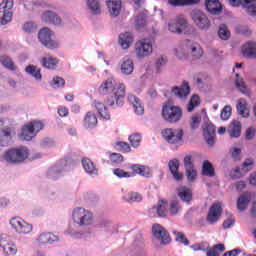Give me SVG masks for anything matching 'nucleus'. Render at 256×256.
<instances>
[{"label":"nucleus","instance_id":"f257e3e1","mask_svg":"<svg viewBox=\"0 0 256 256\" xmlns=\"http://www.w3.org/2000/svg\"><path fill=\"white\" fill-rule=\"evenodd\" d=\"M115 80L112 78H108L103 81L102 84L98 88V92L100 95H109L106 99L107 105L113 107V105H123V101H125V95H127L125 84L121 83L119 86H116Z\"/></svg>","mask_w":256,"mask_h":256},{"label":"nucleus","instance_id":"f03ea898","mask_svg":"<svg viewBox=\"0 0 256 256\" xmlns=\"http://www.w3.org/2000/svg\"><path fill=\"white\" fill-rule=\"evenodd\" d=\"M72 220L79 227H88V225H93V212L85 208H75L72 212Z\"/></svg>","mask_w":256,"mask_h":256},{"label":"nucleus","instance_id":"7ed1b4c3","mask_svg":"<svg viewBox=\"0 0 256 256\" xmlns=\"http://www.w3.org/2000/svg\"><path fill=\"white\" fill-rule=\"evenodd\" d=\"M183 118V110L179 106L164 105L162 107V119L166 123H179Z\"/></svg>","mask_w":256,"mask_h":256},{"label":"nucleus","instance_id":"20e7f679","mask_svg":"<svg viewBox=\"0 0 256 256\" xmlns=\"http://www.w3.org/2000/svg\"><path fill=\"white\" fill-rule=\"evenodd\" d=\"M29 159V149L27 146L10 148L4 153L5 161H26Z\"/></svg>","mask_w":256,"mask_h":256},{"label":"nucleus","instance_id":"39448f33","mask_svg":"<svg viewBox=\"0 0 256 256\" xmlns=\"http://www.w3.org/2000/svg\"><path fill=\"white\" fill-rule=\"evenodd\" d=\"M43 129V124L39 121L30 122L22 127V131L19 134V138L22 141H31L39 131Z\"/></svg>","mask_w":256,"mask_h":256},{"label":"nucleus","instance_id":"423d86ee","mask_svg":"<svg viewBox=\"0 0 256 256\" xmlns=\"http://www.w3.org/2000/svg\"><path fill=\"white\" fill-rule=\"evenodd\" d=\"M55 33L51 31L48 27L42 28L38 33V39L44 47H47V49H57L59 47V42H57L55 39Z\"/></svg>","mask_w":256,"mask_h":256},{"label":"nucleus","instance_id":"0eeeda50","mask_svg":"<svg viewBox=\"0 0 256 256\" xmlns=\"http://www.w3.org/2000/svg\"><path fill=\"white\" fill-rule=\"evenodd\" d=\"M135 53L138 59H145L153 54V44L149 39H142L135 43Z\"/></svg>","mask_w":256,"mask_h":256},{"label":"nucleus","instance_id":"6e6552de","mask_svg":"<svg viewBox=\"0 0 256 256\" xmlns=\"http://www.w3.org/2000/svg\"><path fill=\"white\" fill-rule=\"evenodd\" d=\"M183 129L181 128H166L162 130V136L171 145H175L177 143H181L183 141Z\"/></svg>","mask_w":256,"mask_h":256},{"label":"nucleus","instance_id":"1a4fd4ad","mask_svg":"<svg viewBox=\"0 0 256 256\" xmlns=\"http://www.w3.org/2000/svg\"><path fill=\"white\" fill-rule=\"evenodd\" d=\"M10 225L19 233V235H29L33 231V225L19 217H14L10 220Z\"/></svg>","mask_w":256,"mask_h":256},{"label":"nucleus","instance_id":"9d476101","mask_svg":"<svg viewBox=\"0 0 256 256\" xmlns=\"http://www.w3.org/2000/svg\"><path fill=\"white\" fill-rule=\"evenodd\" d=\"M192 20L194 21L196 27L202 31H208V29L211 27V20H209L207 14L201 12L200 10L194 11Z\"/></svg>","mask_w":256,"mask_h":256},{"label":"nucleus","instance_id":"9b49d317","mask_svg":"<svg viewBox=\"0 0 256 256\" xmlns=\"http://www.w3.org/2000/svg\"><path fill=\"white\" fill-rule=\"evenodd\" d=\"M168 29L171 33H177L181 35L185 29H187V20L183 15L171 19L168 23Z\"/></svg>","mask_w":256,"mask_h":256},{"label":"nucleus","instance_id":"f8f14e48","mask_svg":"<svg viewBox=\"0 0 256 256\" xmlns=\"http://www.w3.org/2000/svg\"><path fill=\"white\" fill-rule=\"evenodd\" d=\"M13 0H3L1 2V7L3 8L2 16H0V24L7 25V23H11L13 21Z\"/></svg>","mask_w":256,"mask_h":256},{"label":"nucleus","instance_id":"ddd939ff","mask_svg":"<svg viewBox=\"0 0 256 256\" xmlns=\"http://www.w3.org/2000/svg\"><path fill=\"white\" fill-rule=\"evenodd\" d=\"M153 236L160 241L161 245H169L171 243V236L169 232L160 224H155L152 227Z\"/></svg>","mask_w":256,"mask_h":256},{"label":"nucleus","instance_id":"4468645a","mask_svg":"<svg viewBox=\"0 0 256 256\" xmlns=\"http://www.w3.org/2000/svg\"><path fill=\"white\" fill-rule=\"evenodd\" d=\"M221 215H223V207L221 206V202H216L209 208L206 221L207 223L213 225L214 223H217L219 219H221Z\"/></svg>","mask_w":256,"mask_h":256},{"label":"nucleus","instance_id":"2eb2a0df","mask_svg":"<svg viewBox=\"0 0 256 256\" xmlns=\"http://www.w3.org/2000/svg\"><path fill=\"white\" fill-rule=\"evenodd\" d=\"M0 247L7 256L17 255V246L15 243H13V241H11V237H9L7 234H3L1 236Z\"/></svg>","mask_w":256,"mask_h":256},{"label":"nucleus","instance_id":"dca6fc26","mask_svg":"<svg viewBox=\"0 0 256 256\" xmlns=\"http://www.w3.org/2000/svg\"><path fill=\"white\" fill-rule=\"evenodd\" d=\"M172 93L178 99L185 100L191 94V86H189V82L183 81L181 86H175L172 88Z\"/></svg>","mask_w":256,"mask_h":256},{"label":"nucleus","instance_id":"f3484780","mask_svg":"<svg viewBox=\"0 0 256 256\" xmlns=\"http://www.w3.org/2000/svg\"><path fill=\"white\" fill-rule=\"evenodd\" d=\"M232 7L243 5L250 15H256V0H229Z\"/></svg>","mask_w":256,"mask_h":256},{"label":"nucleus","instance_id":"a211bd4d","mask_svg":"<svg viewBox=\"0 0 256 256\" xmlns=\"http://www.w3.org/2000/svg\"><path fill=\"white\" fill-rule=\"evenodd\" d=\"M185 48L188 49V54L190 53L194 59H201L203 57V48H201L199 43L186 40Z\"/></svg>","mask_w":256,"mask_h":256},{"label":"nucleus","instance_id":"6ab92c4d","mask_svg":"<svg viewBox=\"0 0 256 256\" xmlns=\"http://www.w3.org/2000/svg\"><path fill=\"white\" fill-rule=\"evenodd\" d=\"M204 5L210 15H221L223 13V5L219 0H205Z\"/></svg>","mask_w":256,"mask_h":256},{"label":"nucleus","instance_id":"aec40b11","mask_svg":"<svg viewBox=\"0 0 256 256\" xmlns=\"http://www.w3.org/2000/svg\"><path fill=\"white\" fill-rule=\"evenodd\" d=\"M203 135L206 143H208L210 147H213V145H215V125L206 124L203 127Z\"/></svg>","mask_w":256,"mask_h":256},{"label":"nucleus","instance_id":"412c9836","mask_svg":"<svg viewBox=\"0 0 256 256\" xmlns=\"http://www.w3.org/2000/svg\"><path fill=\"white\" fill-rule=\"evenodd\" d=\"M133 175H140V177L149 178L152 175L151 168L149 166L141 165V164H133L130 167Z\"/></svg>","mask_w":256,"mask_h":256},{"label":"nucleus","instance_id":"4be33fe9","mask_svg":"<svg viewBox=\"0 0 256 256\" xmlns=\"http://www.w3.org/2000/svg\"><path fill=\"white\" fill-rule=\"evenodd\" d=\"M242 55L246 59H256V43L247 42L242 46Z\"/></svg>","mask_w":256,"mask_h":256},{"label":"nucleus","instance_id":"5701e85b","mask_svg":"<svg viewBox=\"0 0 256 256\" xmlns=\"http://www.w3.org/2000/svg\"><path fill=\"white\" fill-rule=\"evenodd\" d=\"M42 21L44 23H51L52 25H61L62 23L61 17L53 11H45L42 14Z\"/></svg>","mask_w":256,"mask_h":256},{"label":"nucleus","instance_id":"b1692460","mask_svg":"<svg viewBox=\"0 0 256 256\" xmlns=\"http://www.w3.org/2000/svg\"><path fill=\"white\" fill-rule=\"evenodd\" d=\"M128 102L134 108L136 115H143V113H145V108L143 107V105L141 104V100H139L137 96L133 94H128Z\"/></svg>","mask_w":256,"mask_h":256},{"label":"nucleus","instance_id":"393cba45","mask_svg":"<svg viewBox=\"0 0 256 256\" xmlns=\"http://www.w3.org/2000/svg\"><path fill=\"white\" fill-rule=\"evenodd\" d=\"M184 167H185L187 180L189 181V183H193V181H195L198 176L197 169H195V166L191 161H186L184 163Z\"/></svg>","mask_w":256,"mask_h":256},{"label":"nucleus","instance_id":"a878e982","mask_svg":"<svg viewBox=\"0 0 256 256\" xmlns=\"http://www.w3.org/2000/svg\"><path fill=\"white\" fill-rule=\"evenodd\" d=\"M168 167L175 181H183V173L179 172V161H170Z\"/></svg>","mask_w":256,"mask_h":256},{"label":"nucleus","instance_id":"bb28decb","mask_svg":"<svg viewBox=\"0 0 256 256\" xmlns=\"http://www.w3.org/2000/svg\"><path fill=\"white\" fill-rule=\"evenodd\" d=\"M37 241L38 243H40V245H47V244L55 243V241H59V238L55 234L51 232H47V233L40 234Z\"/></svg>","mask_w":256,"mask_h":256},{"label":"nucleus","instance_id":"cd10ccee","mask_svg":"<svg viewBox=\"0 0 256 256\" xmlns=\"http://www.w3.org/2000/svg\"><path fill=\"white\" fill-rule=\"evenodd\" d=\"M227 132L230 135V137H241V122L233 120L229 124Z\"/></svg>","mask_w":256,"mask_h":256},{"label":"nucleus","instance_id":"c85d7f7f","mask_svg":"<svg viewBox=\"0 0 256 256\" xmlns=\"http://www.w3.org/2000/svg\"><path fill=\"white\" fill-rule=\"evenodd\" d=\"M107 7L110 15L117 17L121 13V0H108Z\"/></svg>","mask_w":256,"mask_h":256},{"label":"nucleus","instance_id":"c756f323","mask_svg":"<svg viewBox=\"0 0 256 256\" xmlns=\"http://www.w3.org/2000/svg\"><path fill=\"white\" fill-rule=\"evenodd\" d=\"M41 65L45 69H57V65H59V59L53 57V56H46L41 59Z\"/></svg>","mask_w":256,"mask_h":256},{"label":"nucleus","instance_id":"7c9ffc66","mask_svg":"<svg viewBox=\"0 0 256 256\" xmlns=\"http://www.w3.org/2000/svg\"><path fill=\"white\" fill-rule=\"evenodd\" d=\"M94 106L102 119H105L106 121H109V119H111V114L109 113V110L107 109V106H105V104L100 101H94Z\"/></svg>","mask_w":256,"mask_h":256},{"label":"nucleus","instance_id":"2f4dec72","mask_svg":"<svg viewBox=\"0 0 256 256\" xmlns=\"http://www.w3.org/2000/svg\"><path fill=\"white\" fill-rule=\"evenodd\" d=\"M177 191L178 197L181 201H184V203H191V199H193V192H191V189L187 187H180Z\"/></svg>","mask_w":256,"mask_h":256},{"label":"nucleus","instance_id":"473e14b6","mask_svg":"<svg viewBox=\"0 0 256 256\" xmlns=\"http://www.w3.org/2000/svg\"><path fill=\"white\" fill-rule=\"evenodd\" d=\"M133 43V35L129 32H125L119 35V44L123 49H129Z\"/></svg>","mask_w":256,"mask_h":256},{"label":"nucleus","instance_id":"72a5a7b5","mask_svg":"<svg viewBox=\"0 0 256 256\" xmlns=\"http://www.w3.org/2000/svg\"><path fill=\"white\" fill-rule=\"evenodd\" d=\"M0 63L5 69H8V71H17V65H15L13 59L7 55L0 56Z\"/></svg>","mask_w":256,"mask_h":256},{"label":"nucleus","instance_id":"f704fd0d","mask_svg":"<svg viewBox=\"0 0 256 256\" xmlns=\"http://www.w3.org/2000/svg\"><path fill=\"white\" fill-rule=\"evenodd\" d=\"M97 126V116L93 112H88L84 118V127L93 129Z\"/></svg>","mask_w":256,"mask_h":256},{"label":"nucleus","instance_id":"c9c22d12","mask_svg":"<svg viewBox=\"0 0 256 256\" xmlns=\"http://www.w3.org/2000/svg\"><path fill=\"white\" fill-rule=\"evenodd\" d=\"M201 175L203 177H215V167L209 161H205L202 165Z\"/></svg>","mask_w":256,"mask_h":256},{"label":"nucleus","instance_id":"e433bc0d","mask_svg":"<svg viewBox=\"0 0 256 256\" xmlns=\"http://www.w3.org/2000/svg\"><path fill=\"white\" fill-rule=\"evenodd\" d=\"M134 70L135 64L131 59H127L121 64L120 71L121 73H123V75H131V73H133Z\"/></svg>","mask_w":256,"mask_h":256},{"label":"nucleus","instance_id":"4c0bfd02","mask_svg":"<svg viewBox=\"0 0 256 256\" xmlns=\"http://www.w3.org/2000/svg\"><path fill=\"white\" fill-rule=\"evenodd\" d=\"M239 115L242 117H249V108L247 107V100L241 98L236 105Z\"/></svg>","mask_w":256,"mask_h":256},{"label":"nucleus","instance_id":"58836bf2","mask_svg":"<svg viewBox=\"0 0 256 256\" xmlns=\"http://www.w3.org/2000/svg\"><path fill=\"white\" fill-rule=\"evenodd\" d=\"M249 203H251V196L247 194H242L237 201V208L239 211H245L247 207L249 206Z\"/></svg>","mask_w":256,"mask_h":256},{"label":"nucleus","instance_id":"ea45409f","mask_svg":"<svg viewBox=\"0 0 256 256\" xmlns=\"http://www.w3.org/2000/svg\"><path fill=\"white\" fill-rule=\"evenodd\" d=\"M25 71L29 75H32V77H34V79H36V81H41V79L43 78V76L41 75V68H39L35 65H28L25 68Z\"/></svg>","mask_w":256,"mask_h":256},{"label":"nucleus","instance_id":"a19ab883","mask_svg":"<svg viewBox=\"0 0 256 256\" xmlns=\"http://www.w3.org/2000/svg\"><path fill=\"white\" fill-rule=\"evenodd\" d=\"M175 55L181 61H185L189 57L188 49L185 47V42L175 49Z\"/></svg>","mask_w":256,"mask_h":256},{"label":"nucleus","instance_id":"79ce46f5","mask_svg":"<svg viewBox=\"0 0 256 256\" xmlns=\"http://www.w3.org/2000/svg\"><path fill=\"white\" fill-rule=\"evenodd\" d=\"M225 251L224 244H216L212 248L208 249L206 252L207 256H220L219 253H223Z\"/></svg>","mask_w":256,"mask_h":256},{"label":"nucleus","instance_id":"37998d69","mask_svg":"<svg viewBox=\"0 0 256 256\" xmlns=\"http://www.w3.org/2000/svg\"><path fill=\"white\" fill-rule=\"evenodd\" d=\"M199 105H201V99L199 98V96H197V94L192 95L187 105L188 113L194 111L195 107H199Z\"/></svg>","mask_w":256,"mask_h":256},{"label":"nucleus","instance_id":"c03bdc74","mask_svg":"<svg viewBox=\"0 0 256 256\" xmlns=\"http://www.w3.org/2000/svg\"><path fill=\"white\" fill-rule=\"evenodd\" d=\"M87 7L93 15H99V13H101V6L97 0H88Z\"/></svg>","mask_w":256,"mask_h":256},{"label":"nucleus","instance_id":"a18cd8bd","mask_svg":"<svg viewBox=\"0 0 256 256\" xmlns=\"http://www.w3.org/2000/svg\"><path fill=\"white\" fill-rule=\"evenodd\" d=\"M156 211L158 217H167V200H159Z\"/></svg>","mask_w":256,"mask_h":256},{"label":"nucleus","instance_id":"49530a36","mask_svg":"<svg viewBox=\"0 0 256 256\" xmlns=\"http://www.w3.org/2000/svg\"><path fill=\"white\" fill-rule=\"evenodd\" d=\"M124 198L129 203H141L143 201V196L139 192H129Z\"/></svg>","mask_w":256,"mask_h":256},{"label":"nucleus","instance_id":"de8ad7c7","mask_svg":"<svg viewBox=\"0 0 256 256\" xmlns=\"http://www.w3.org/2000/svg\"><path fill=\"white\" fill-rule=\"evenodd\" d=\"M82 166L89 175H97V167L93 161H84L82 162Z\"/></svg>","mask_w":256,"mask_h":256},{"label":"nucleus","instance_id":"09e8293b","mask_svg":"<svg viewBox=\"0 0 256 256\" xmlns=\"http://www.w3.org/2000/svg\"><path fill=\"white\" fill-rule=\"evenodd\" d=\"M218 37L222 39V41H227L229 37H231V32L227 29L225 24H221L218 29Z\"/></svg>","mask_w":256,"mask_h":256},{"label":"nucleus","instance_id":"8fccbe9b","mask_svg":"<svg viewBox=\"0 0 256 256\" xmlns=\"http://www.w3.org/2000/svg\"><path fill=\"white\" fill-rule=\"evenodd\" d=\"M235 86L241 93H247V86L245 85L243 78H239V73L236 74Z\"/></svg>","mask_w":256,"mask_h":256},{"label":"nucleus","instance_id":"3c124183","mask_svg":"<svg viewBox=\"0 0 256 256\" xmlns=\"http://www.w3.org/2000/svg\"><path fill=\"white\" fill-rule=\"evenodd\" d=\"M233 111V108H231L230 105H226L220 114V117L222 119V121H228L229 117H231V113Z\"/></svg>","mask_w":256,"mask_h":256},{"label":"nucleus","instance_id":"603ef678","mask_svg":"<svg viewBox=\"0 0 256 256\" xmlns=\"http://www.w3.org/2000/svg\"><path fill=\"white\" fill-rule=\"evenodd\" d=\"M52 87H54V89H63V87H65V79L59 76L54 77L52 80Z\"/></svg>","mask_w":256,"mask_h":256},{"label":"nucleus","instance_id":"864d4df0","mask_svg":"<svg viewBox=\"0 0 256 256\" xmlns=\"http://www.w3.org/2000/svg\"><path fill=\"white\" fill-rule=\"evenodd\" d=\"M173 234L176 237V241L182 243L183 245H189V240L187 239V237H185V234H183V232H178L177 230H174Z\"/></svg>","mask_w":256,"mask_h":256},{"label":"nucleus","instance_id":"5fc2aeb1","mask_svg":"<svg viewBox=\"0 0 256 256\" xmlns=\"http://www.w3.org/2000/svg\"><path fill=\"white\" fill-rule=\"evenodd\" d=\"M147 23V18L145 17V14H138L136 16L135 25L137 29H141L144 25Z\"/></svg>","mask_w":256,"mask_h":256},{"label":"nucleus","instance_id":"6e6d98bb","mask_svg":"<svg viewBox=\"0 0 256 256\" xmlns=\"http://www.w3.org/2000/svg\"><path fill=\"white\" fill-rule=\"evenodd\" d=\"M245 173L243 172L241 167H237L230 171V177L231 179H241Z\"/></svg>","mask_w":256,"mask_h":256},{"label":"nucleus","instance_id":"4d7b16f0","mask_svg":"<svg viewBox=\"0 0 256 256\" xmlns=\"http://www.w3.org/2000/svg\"><path fill=\"white\" fill-rule=\"evenodd\" d=\"M170 213L171 215H177L179 211H181V205L179 204V201L174 200L170 203Z\"/></svg>","mask_w":256,"mask_h":256},{"label":"nucleus","instance_id":"13d9d810","mask_svg":"<svg viewBox=\"0 0 256 256\" xmlns=\"http://www.w3.org/2000/svg\"><path fill=\"white\" fill-rule=\"evenodd\" d=\"M129 141H130L132 147H139V145L141 143V135L133 134V135L129 136Z\"/></svg>","mask_w":256,"mask_h":256},{"label":"nucleus","instance_id":"bf43d9fd","mask_svg":"<svg viewBox=\"0 0 256 256\" xmlns=\"http://www.w3.org/2000/svg\"><path fill=\"white\" fill-rule=\"evenodd\" d=\"M36 30H37V26L33 22H26L23 25V31H25V33H33Z\"/></svg>","mask_w":256,"mask_h":256},{"label":"nucleus","instance_id":"052dcab7","mask_svg":"<svg viewBox=\"0 0 256 256\" xmlns=\"http://www.w3.org/2000/svg\"><path fill=\"white\" fill-rule=\"evenodd\" d=\"M199 125H201V116H192L190 121V127L191 129H197L199 128Z\"/></svg>","mask_w":256,"mask_h":256},{"label":"nucleus","instance_id":"680f3d73","mask_svg":"<svg viewBox=\"0 0 256 256\" xmlns=\"http://www.w3.org/2000/svg\"><path fill=\"white\" fill-rule=\"evenodd\" d=\"M253 161L251 162H244L242 163L240 169H242V172L244 173V175H247V173H249V171H251V169H253Z\"/></svg>","mask_w":256,"mask_h":256},{"label":"nucleus","instance_id":"e2e57ef3","mask_svg":"<svg viewBox=\"0 0 256 256\" xmlns=\"http://www.w3.org/2000/svg\"><path fill=\"white\" fill-rule=\"evenodd\" d=\"M232 225H235V218L233 215H230L224 222H223V228L229 229Z\"/></svg>","mask_w":256,"mask_h":256},{"label":"nucleus","instance_id":"0e129e2a","mask_svg":"<svg viewBox=\"0 0 256 256\" xmlns=\"http://www.w3.org/2000/svg\"><path fill=\"white\" fill-rule=\"evenodd\" d=\"M114 175H116V177H131V174H129V172H125L123 169H119V168H116L114 169L113 171Z\"/></svg>","mask_w":256,"mask_h":256},{"label":"nucleus","instance_id":"69168bd1","mask_svg":"<svg viewBox=\"0 0 256 256\" xmlns=\"http://www.w3.org/2000/svg\"><path fill=\"white\" fill-rule=\"evenodd\" d=\"M117 147H119L120 151H124V153H129V151H131V146L126 142H118Z\"/></svg>","mask_w":256,"mask_h":256},{"label":"nucleus","instance_id":"338daca9","mask_svg":"<svg viewBox=\"0 0 256 256\" xmlns=\"http://www.w3.org/2000/svg\"><path fill=\"white\" fill-rule=\"evenodd\" d=\"M231 152V157L234 159H240L241 157V148H232L230 150Z\"/></svg>","mask_w":256,"mask_h":256},{"label":"nucleus","instance_id":"774afa93","mask_svg":"<svg viewBox=\"0 0 256 256\" xmlns=\"http://www.w3.org/2000/svg\"><path fill=\"white\" fill-rule=\"evenodd\" d=\"M239 253H241V250L234 249V250L225 252L223 256H237L239 255Z\"/></svg>","mask_w":256,"mask_h":256}]
</instances>
